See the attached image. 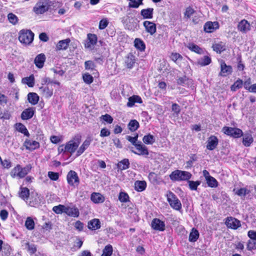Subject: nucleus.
Listing matches in <instances>:
<instances>
[{"instance_id": "bf43d9fd", "label": "nucleus", "mask_w": 256, "mask_h": 256, "mask_svg": "<svg viewBox=\"0 0 256 256\" xmlns=\"http://www.w3.org/2000/svg\"><path fill=\"white\" fill-rule=\"evenodd\" d=\"M65 206L59 204L52 208V210L56 214H62L64 213Z\"/></svg>"}, {"instance_id": "603ef678", "label": "nucleus", "mask_w": 256, "mask_h": 256, "mask_svg": "<svg viewBox=\"0 0 256 256\" xmlns=\"http://www.w3.org/2000/svg\"><path fill=\"white\" fill-rule=\"evenodd\" d=\"M38 198H39L37 193L34 194L32 192L30 198L29 204L30 206H34V205L38 204Z\"/></svg>"}, {"instance_id": "49530a36", "label": "nucleus", "mask_w": 256, "mask_h": 256, "mask_svg": "<svg viewBox=\"0 0 256 256\" xmlns=\"http://www.w3.org/2000/svg\"><path fill=\"white\" fill-rule=\"evenodd\" d=\"M113 252L112 246L111 244L106 245L102 250L101 256H111Z\"/></svg>"}, {"instance_id": "f03ea898", "label": "nucleus", "mask_w": 256, "mask_h": 256, "mask_svg": "<svg viewBox=\"0 0 256 256\" xmlns=\"http://www.w3.org/2000/svg\"><path fill=\"white\" fill-rule=\"evenodd\" d=\"M31 168L32 166L30 164L24 168H22L20 164H17L12 170L10 174L12 178H22L30 171Z\"/></svg>"}, {"instance_id": "dca6fc26", "label": "nucleus", "mask_w": 256, "mask_h": 256, "mask_svg": "<svg viewBox=\"0 0 256 256\" xmlns=\"http://www.w3.org/2000/svg\"><path fill=\"white\" fill-rule=\"evenodd\" d=\"M237 28L239 32L246 34L251 30V26L247 20L242 19L238 23Z\"/></svg>"}, {"instance_id": "09e8293b", "label": "nucleus", "mask_w": 256, "mask_h": 256, "mask_svg": "<svg viewBox=\"0 0 256 256\" xmlns=\"http://www.w3.org/2000/svg\"><path fill=\"white\" fill-rule=\"evenodd\" d=\"M82 80L84 82L88 84H90L94 82V78L88 72H86L82 74Z\"/></svg>"}, {"instance_id": "bb28decb", "label": "nucleus", "mask_w": 256, "mask_h": 256, "mask_svg": "<svg viewBox=\"0 0 256 256\" xmlns=\"http://www.w3.org/2000/svg\"><path fill=\"white\" fill-rule=\"evenodd\" d=\"M136 62L135 56L132 53H129L126 57L124 64L127 68H132Z\"/></svg>"}, {"instance_id": "4be33fe9", "label": "nucleus", "mask_w": 256, "mask_h": 256, "mask_svg": "<svg viewBox=\"0 0 256 256\" xmlns=\"http://www.w3.org/2000/svg\"><path fill=\"white\" fill-rule=\"evenodd\" d=\"M64 213L69 216L74 218H78L80 216L79 210L75 206L72 207L65 206Z\"/></svg>"}, {"instance_id": "b1692460", "label": "nucleus", "mask_w": 256, "mask_h": 256, "mask_svg": "<svg viewBox=\"0 0 256 256\" xmlns=\"http://www.w3.org/2000/svg\"><path fill=\"white\" fill-rule=\"evenodd\" d=\"M70 42V38L60 40L56 45V50L60 51L67 50Z\"/></svg>"}, {"instance_id": "a19ab883", "label": "nucleus", "mask_w": 256, "mask_h": 256, "mask_svg": "<svg viewBox=\"0 0 256 256\" xmlns=\"http://www.w3.org/2000/svg\"><path fill=\"white\" fill-rule=\"evenodd\" d=\"M128 127L130 132H134L138 128L140 124L136 120H132L128 122Z\"/></svg>"}, {"instance_id": "de8ad7c7", "label": "nucleus", "mask_w": 256, "mask_h": 256, "mask_svg": "<svg viewBox=\"0 0 256 256\" xmlns=\"http://www.w3.org/2000/svg\"><path fill=\"white\" fill-rule=\"evenodd\" d=\"M22 80L28 87H33L34 84V78L32 74L23 78Z\"/></svg>"}, {"instance_id": "f257e3e1", "label": "nucleus", "mask_w": 256, "mask_h": 256, "mask_svg": "<svg viewBox=\"0 0 256 256\" xmlns=\"http://www.w3.org/2000/svg\"><path fill=\"white\" fill-rule=\"evenodd\" d=\"M81 140L82 136L80 134L75 135L66 144H62L58 146V154L68 152L72 154L78 149Z\"/></svg>"}, {"instance_id": "4c0bfd02", "label": "nucleus", "mask_w": 256, "mask_h": 256, "mask_svg": "<svg viewBox=\"0 0 256 256\" xmlns=\"http://www.w3.org/2000/svg\"><path fill=\"white\" fill-rule=\"evenodd\" d=\"M212 62L211 58L208 56H204L197 61V64L201 66H208Z\"/></svg>"}, {"instance_id": "8fccbe9b", "label": "nucleus", "mask_w": 256, "mask_h": 256, "mask_svg": "<svg viewBox=\"0 0 256 256\" xmlns=\"http://www.w3.org/2000/svg\"><path fill=\"white\" fill-rule=\"evenodd\" d=\"M206 183L208 186L210 188H216L218 186V182L216 180L212 177H208L206 180Z\"/></svg>"}, {"instance_id": "473e14b6", "label": "nucleus", "mask_w": 256, "mask_h": 256, "mask_svg": "<svg viewBox=\"0 0 256 256\" xmlns=\"http://www.w3.org/2000/svg\"><path fill=\"white\" fill-rule=\"evenodd\" d=\"M130 165V164L128 159L124 158L122 160L118 162L116 164V166L118 170H124L128 168Z\"/></svg>"}, {"instance_id": "0eeeda50", "label": "nucleus", "mask_w": 256, "mask_h": 256, "mask_svg": "<svg viewBox=\"0 0 256 256\" xmlns=\"http://www.w3.org/2000/svg\"><path fill=\"white\" fill-rule=\"evenodd\" d=\"M222 132L226 135L234 138H240L243 136L242 130L236 127L224 126Z\"/></svg>"}, {"instance_id": "72a5a7b5", "label": "nucleus", "mask_w": 256, "mask_h": 256, "mask_svg": "<svg viewBox=\"0 0 256 256\" xmlns=\"http://www.w3.org/2000/svg\"><path fill=\"white\" fill-rule=\"evenodd\" d=\"M146 188V182L144 180H136L134 182V189L137 192H142Z\"/></svg>"}, {"instance_id": "774afa93", "label": "nucleus", "mask_w": 256, "mask_h": 256, "mask_svg": "<svg viewBox=\"0 0 256 256\" xmlns=\"http://www.w3.org/2000/svg\"><path fill=\"white\" fill-rule=\"evenodd\" d=\"M108 24V22L106 18H102L99 22L98 28L104 30L106 28Z\"/></svg>"}, {"instance_id": "f704fd0d", "label": "nucleus", "mask_w": 256, "mask_h": 256, "mask_svg": "<svg viewBox=\"0 0 256 256\" xmlns=\"http://www.w3.org/2000/svg\"><path fill=\"white\" fill-rule=\"evenodd\" d=\"M134 46L140 52L144 51L146 49V44L144 41L140 38H136L134 40Z\"/></svg>"}, {"instance_id": "052dcab7", "label": "nucleus", "mask_w": 256, "mask_h": 256, "mask_svg": "<svg viewBox=\"0 0 256 256\" xmlns=\"http://www.w3.org/2000/svg\"><path fill=\"white\" fill-rule=\"evenodd\" d=\"M197 156L196 154H192L190 156V159L186 162V168H190L192 166L193 162L197 160Z\"/></svg>"}, {"instance_id": "680f3d73", "label": "nucleus", "mask_w": 256, "mask_h": 256, "mask_svg": "<svg viewBox=\"0 0 256 256\" xmlns=\"http://www.w3.org/2000/svg\"><path fill=\"white\" fill-rule=\"evenodd\" d=\"M27 246L28 251L29 252L30 254H33L36 253L37 250V248L36 245L34 244H30L28 242L26 244Z\"/></svg>"}, {"instance_id": "393cba45", "label": "nucleus", "mask_w": 256, "mask_h": 256, "mask_svg": "<svg viewBox=\"0 0 256 256\" xmlns=\"http://www.w3.org/2000/svg\"><path fill=\"white\" fill-rule=\"evenodd\" d=\"M46 56L44 54H40L36 56L34 60V63L36 66L38 68H42L46 61Z\"/></svg>"}, {"instance_id": "c03bdc74", "label": "nucleus", "mask_w": 256, "mask_h": 256, "mask_svg": "<svg viewBox=\"0 0 256 256\" xmlns=\"http://www.w3.org/2000/svg\"><path fill=\"white\" fill-rule=\"evenodd\" d=\"M142 141L145 144H152L154 142L155 138L154 136L148 134L143 137Z\"/></svg>"}, {"instance_id": "9b49d317", "label": "nucleus", "mask_w": 256, "mask_h": 256, "mask_svg": "<svg viewBox=\"0 0 256 256\" xmlns=\"http://www.w3.org/2000/svg\"><path fill=\"white\" fill-rule=\"evenodd\" d=\"M225 224L230 229L237 230L241 226L240 220L232 216H228L225 220Z\"/></svg>"}, {"instance_id": "7ed1b4c3", "label": "nucleus", "mask_w": 256, "mask_h": 256, "mask_svg": "<svg viewBox=\"0 0 256 256\" xmlns=\"http://www.w3.org/2000/svg\"><path fill=\"white\" fill-rule=\"evenodd\" d=\"M169 176L173 182H180L188 180L191 178L192 174L188 172L176 170L172 172Z\"/></svg>"}, {"instance_id": "37998d69", "label": "nucleus", "mask_w": 256, "mask_h": 256, "mask_svg": "<svg viewBox=\"0 0 256 256\" xmlns=\"http://www.w3.org/2000/svg\"><path fill=\"white\" fill-rule=\"evenodd\" d=\"M24 226L27 230H33L35 226L34 220L30 216L28 217L25 221Z\"/></svg>"}, {"instance_id": "79ce46f5", "label": "nucleus", "mask_w": 256, "mask_h": 256, "mask_svg": "<svg viewBox=\"0 0 256 256\" xmlns=\"http://www.w3.org/2000/svg\"><path fill=\"white\" fill-rule=\"evenodd\" d=\"M212 48L217 53L220 54L222 52L226 50V46L222 42H220L218 43L213 44Z\"/></svg>"}, {"instance_id": "0e129e2a", "label": "nucleus", "mask_w": 256, "mask_h": 256, "mask_svg": "<svg viewBox=\"0 0 256 256\" xmlns=\"http://www.w3.org/2000/svg\"><path fill=\"white\" fill-rule=\"evenodd\" d=\"M8 98L5 94L0 92V106H4L8 102Z\"/></svg>"}, {"instance_id": "6e6552de", "label": "nucleus", "mask_w": 256, "mask_h": 256, "mask_svg": "<svg viewBox=\"0 0 256 256\" xmlns=\"http://www.w3.org/2000/svg\"><path fill=\"white\" fill-rule=\"evenodd\" d=\"M68 184L74 188L78 187L80 183V180L78 174L73 170L68 172L66 176Z\"/></svg>"}, {"instance_id": "13d9d810", "label": "nucleus", "mask_w": 256, "mask_h": 256, "mask_svg": "<svg viewBox=\"0 0 256 256\" xmlns=\"http://www.w3.org/2000/svg\"><path fill=\"white\" fill-rule=\"evenodd\" d=\"M8 18L10 23L16 25L18 22V18L13 13H9L8 15Z\"/></svg>"}, {"instance_id": "39448f33", "label": "nucleus", "mask_w": 256, "mask_h": 256, "mask_svg": "<svg viewBox=\"0 0 256 256\" xmlns=\"http://www.w3.org/2000/svg\"><path fill=\"white\" fill-rule=\"evenodd\" d=\"M34 36V33L31 30H22L18 34V40L22 44L28 45L32 42Z\"/></svg>"}, {"instance_id": "20e7f679", "label": "nucleus", "mask_w": 256, "mask_h": 256, "mask_svg": "<svg viewBox=\"0 0 256 256\" xmlns=\"http://www.w3.org/2000/svg\"><path fill=\"white\" fill-rule=\"evenodd\" d=\"M50 0H38L33 8V12L36 14H44L50 8L52 4Z\"/></svg>"}, {"instance_id": "5fc2aeb1", "label": "nucleus", "mask_w": 256, "mask_h": 256, "mask_svg": "<svg viewBox=\"0 0 256 256\" xmlns=\"http://www.w3.org/2000/svg\"><path fill=\"white\" fill-rule=\"evenodd\" d=\"M96 65L92 60H86L84 62V68L86 70L92 71L96 70Z\"/></svg>"}, {"instance_id": "6ab92c4d", "label": "nucleus", "mask_w": 256, "mask_h": 256, "mask_svg": "<svg viewBox=\"0 0 256 256\" xmlns=\"http://www.w3.org/2000/svg\"><path fill=\"white\" fill-rule=\"evenodd\" d=\"M24 146L26 150L30 151H33L40 147V143L36 140H32L30 139H26L24 143Z\"/></svg>"}, {"instance_id": "ea45409f", "label": "nucleus", "mask_w": 256, "mask_h": 256, "mask_svg": "<svg viewBox=\"0 0 256 256\" xmlns=\"http://www.w3.org/2000/svg\"><path fill=\"white\" fill-rule=\"evenodd\" d=\"M199 236L198 231L196 228H192L189 235L188 240L190 242H195L198 240Z\"/></svg>"}, {"instance_id": "c756f323", "label": "nucleus", "mask_w": 256, "mask_h": 256, "mask_svg": "<svg viewBox=\"0 0 256 256\" xmlns=\"http://www.w3.org/2000/svg\"><path fill=\"white\" fill-rule=\"evenodd\" d=\"M154 8H148L142 9L140 11V14L144 19H152L153 18Z\"/></svg>"}, {"instance_id": "2f4dec72", "label": "nucleus", "mask_w": 256, "mask_h": 256, "mask_svg": "<svg viewBox=\"0 0 256 256\" xmlns=\"http://www.w3.org/2000/svg\"><path fill=\"white\" fill-rule=\"evenodd\" d=\"M186 47L190 51L198 54H202L204 52L203 50L201 48L193 42L188 43Z\"/></svg>"}, {"instance_id": "a18cd8bd", "label": "nucleus", "mask_w": 256, "mask_h": 256, "mask_svg": "<svg viewBox=\"0 0 256 256\" xmlns=\"http://www.w3.org/2000/svg\"><path fill=\"white\" fill-rule=\"evenodd\" d=\"M243 81L240 78H238L233 84L230 86V90L232 92H236L237 90L242 88Z\"/></svg>"}, {"instance_id": "5701e85b", "label": "nucleus", "mask_w": 256, "mask_h": 256, "mask_svg": "<svg viewBox=\"0 0 256 256\" xmlns=\"http://www.w3.org/2000/svg\"><path fill=\"white\" fill-rule=\"evenodd\" d=\"M35 111L36 109L32 107L26 108L21 114V118L22 120L30 119L34 116Z\"/></svg>"}, {"instance_id": "58836bf2", "label": "nucleus", "mask_w": 256, "mask_h": 256, "mask_svg": "<svg viewBox=\"0 0 256 256\" xmlns=\"http://www.w3.org/2000/svg\"><path fill=\"white\" fill-rule=\"evenodd\" d=\"M16 130L23 134L24 136L29 137L30 134L26 126L22 123L19 122L16 124Z\"/></svg>"}, {"instance_id": "c9c22d12", "label": "nucleus", "mask_w": 256, "mask_h": 256, "mask_svg": "<svg viewBox=\"0 0 256 256\" xmlns=\"http://www.w3.org/2000/svg\"><path fill=\"white\" fill-rule=\"evenodd\" d=\"M254 142V138L250 134H246L242 138V144L246 147H249Z\"/></svg>"}, {"instance_id": "ddd939ff", "label": "nucleus", "mask_w": 256, "mask_h": 256, "mask_svg": "<svg viewBox=\"0 0 256 256\" xmlns=\"http://www.w3.org/2000/svg\"><path fill=\"white\" fill-rule=\"evenodd\" d=\"M220 24L218 22L208 21L206 22L204 26V30L206 32L212 33L216 30L218 29Z\"/></svg>"}, {"instance_id": "aec40b11", "label": "nucleus", "mask_w": 256, "mask_h": 256, "mask_svg": "<svg viewBox=\"0 0 256 256\" xmlns=\"http://www.w3.org/2000/svg\"><path fill=\"white\" fill-rule=\"evenodd\" d=\"M92 141V138L89 136L84 141L76 152V156H80L88 148Z\"/></svg>"}, {"instance_id": "c85d7f7f", "label": "nucleus", "mask_w": 256, "mask_h": 256, "mask_svg": "<svg viewBox=\"0 0 256 256\" xmlns=\"http://www.w3.org/2000/svg\"><path fill=\"white\" fill-rule=\"evenodd\" d=\"M100 222L98 218H94L88 222V227L92 230H96L100 228Z\"/></svg>"}, {"instance_id": "864d4df0", "label": "nucleus", "mask_w": 256, "mask_h": 256, "mask_svg": "<svg viewBox=\"0 0 256 256\" xmlns=\"http://www.w3.org/2000/svg\"><path fill=\"white\" fill-rule=\"evenodd\" d=\"M196 12V10L190 6L187 7L184 12V16L185 18L188 19L190 18Z\"/></svg>"}, {"instance_id": "f3484780", "label": "nucleus", "mask_w": 256, "mask_h": 256, "mask_svg": "<svg viewBox=\"0 0 256 256\" xmlns=\"http://www.w3.org/2000/svg\"><path fill=\"white\" fill-rule=\"evenodd\" d=\"M136 151L132 150V152L138 155L148 156L149 154L148 150L146 146L143 144L141 142H138V144L135 146Z\"/></svg>"}, {"instance_id": "2eb2a0df", "label": "nucleus", "mask_w": 256, "mask_h": 256, "mask_svg": "<svg viewBox=\"0 0 256 256\" xmlns=\"http://www.w3.org/2000/svg\"><path fill=\"white\" fill-rule=\"evenodd\" d=\"M40 94L46 98H50L53 95V89L48 85L42 86L39 88Z\"/></svg>"}, {"instance_id": "e2e57ef3", "label": "nucleus", "mask_w": 256, "mask_h": 256, "mask_svg": "<svg viewBox=\"0 0 256 256\" xmlns=\"http://www.w3.org/2000/svg\"><path fill=\"white\" fill-rule=\"evenodd\" d=\"M170 58L174 62H176L177 60H182V56L181 54L177 52H172L170 56Z\"/></svg>"}, {"instance_id": "4d7b16f0", "label": "nucleus", "mask_w": 256, "mask_h": 256, "mask_svg": "<svg viewBox=\"0 0 256 256\" xmlns=\"http://www.w3.org/2000/svg\"><path fill=\"white\" fill-rule=\"evenodd\" d=\"M188 183L189 185V188L192 190H197L198 186L200 185V182L199 180L193 181V180H188Z\"/></svg>"}, {"instance_id": "a211bd4d", "label": "nucleus", "mask_w": 256, "mask_h": 256, "mask_svg": "<svg viewBox=\"0 0 256 256\" xmlns=\"http://www.w3.org/2000/svg\"><path fill=\"white\" fill-rule=\"evenodd\" d=\"M232 72V68L231 66L227 65L224 61L220 62V72L219 75L222 76H226L230 74Z\"/></svg>"}, {"instance_id": "6e6d98bb", "label": "nucleus", "mask_w": 256, "mask_h": 256, "mask_svg": "<svg viewBox=\"0 0 256 256\" xmlns=\"http://www.w3.org/2000/svg\"><path fill=\"white\" fill-rule=\"evenodd\" d=\"M148 178L150 182L153 184H156L158 183V176L154 172H150L149 173Z\"/></svg>"}, {"instance_id": "cd10ccee", "label": "nucleus", "mask_w": 256, "mask_h": 256, "mask_svg": "<svg viewBox=\"0 0 256 256\" xmlns=\"http://www.w3.org/2000/svg\"><path fill=\"white\" fill-rule=\"evenodd\" d=\"M142 102V100L140 96L138 95H133L128 98L126 106L129 108H132L134 105L135 103L141 104Z\"/></svg>"}, {"instance_id": "a878e982", "label": "nucleus", "mask_w": 256, "mask_h": 256, "mask_svg": "<svg viewBox=\"0 0 256 256\" xmlns=\"http://www.w3.org/2000/svg\"><path fill=\"white\" fill-rule=\"evenodd\" d=\"M90 200L94 204H101L104 202V196L99 192H92L90 195Z\"/></svg>"}, {"instance_id": "69168bd1", "label": "nucleus", "mask_w": 256, "mask_h": 256, "mask_svg": "<svg viewBox=\"0 0 256 256\" xmlns=\"http://www.w3.org/2000/svg\"><path fill=\"white\" fill-rule=\"evenodd\" d=\"M44 85L48 86L50 84L56 85L58 87L60 86V83L58 81H54L51 80L48 78H46L44 79Z\"/></svg>"}, {"instance_id": "e433bc0d", "label": "nucleus", "mask_w": 256, "mask_h": 256, "mask_svg": "<svg viewBox=\"0 0 256 256\" xmlns=\"http://www.w3.org/2000/svg\"><path fill=\"white\" fill-rule=\"evenodd\" d=\"M28 100L30 104L32 105H36L39 100V96L35 92H30L28 94Z\"/></svg>"}, {"instance_id": "338daca9", "label": "nucleus", "mask_w": 256, "mask_h": 256, "mask_svg": "<svg viewBox=\"0 0 256 256\" xmlns=\"http://www.w3.org/2000/svg\"><path fill=\"white\" fill-rule=\"evenodd\" d=\"M100 118L108 124H112L114 120L113 118L110 115L107 114L104 115H102Z\"/></svg>"}, {"instance_id": "423d86ee", "label": "nucleus", "mask_w": 256, "mask_h": 256, "mask_svg": "<svg viewBox=\"0 0 256 256\" xmlns=\"http://www.w3.org/2000/svg\"><path fill=\"white\" fill-rule=\"evenodd\" d=\"M166 196L169 204L173 209L176 210H180L182 209L181 202L174 192L168 190Z\"/></svg>"}, {"instance_id": "4468645a", "label": "nucleus", "mask_w": 256, "mask_h": 256, "mask_svg": "<svg viewBox=\"0 0 256 256\" xmlns=\"http://www.w3.org/2000/svg\"><path fill=\"white\" fill-rule=\"evenodd\" d=\"M143 26L146 32L151 36L154 35L156 32V24L150 21L145 20L143 22Z\"/></svg>"}, {"instance_id": "412c9836", "label": "nucleus", "mask_w": 256, "mask_h": 256, "mask_svg": "<svg viewBox=\"0 0 256 256\" xmlns=\"http://www.w3.org/2000/svg\"><path fill=\"white\" fill-rule=\"evenodd\" d=\"M218 144V138L214 135H212L208 138L206 147L208 150H212L217 147Z\"/></svg>"}, {"instance_id": "3c124183", "label": "nucleus", "mask_w": 256, "mask_h": 256, "mask_svg": "<svg viewBox=\"0 0 256 256\" xmlns=\"http://www.w3.org/2000/svg\"><path fill=\"white\" fill-rule=\"evenodd\" d=\"M118 200L122 202H130V196L126 192H121L119 193Z\"/></svg>"}, {"instance_id": "1a4fd4ad", "label": "nucleus", "mask_w": 256, "mask_h": 256, "mask_svg": "<svg viewBox=\"0 0 256 256\" xmlns=\"http://www.w3.org/2000/svg\"><path fill=\"white\" fill-rule=\"evenodd\" d=\"M98 42V36L96 34L88 33L87 34V37L84 42V46L86 48L92 50L96 44Z\"/></svg>"}, {"instance_id": "7c9ffc66", "label": "nucleus", "mask_w": 256, "mask_h": 256, "mask_svg": "<svg viewBox=\"0 0 256 256\" xmlns=\"http://www.w3.org/2000/svg\"><path fill=\"white\" fill-rule=\"evenodd\" d=\"M30 190L26 187L20 186L18 192L19 196L24 200H28L30 198Z\"/></svg>"}, {"instance_id": "9d476101", "label": "nucleus", "mask_w": 256, "mask_h": 256, "mask_svg": "<svg viewBox=\"0 0 256 256\" xmlns=\"http://www.w3.org/2000/svg\"><path fill=\"white\" fill-rule=\"evenodd\" d=\"M248 236L250 238L247 243V249L252 250L256 249V231L250 230L248 232Z\"/></svg>"}, {"instance_id": "f8f14e48", "label": "nucleus", "mask_w": 256, "mask_h": 256, "mask_svg": "<svg viewBox=\"0 0 256 256\" xmlns=\"http://www.w3.org/2000/svg\"><path fill=\"white\" fill-rule=\"evenodd\" d=\"M150 226L152 229L157 231L163 232L166 229L164 222L158 218H154L152 220Z\"/></svg>"}]
</instances>
